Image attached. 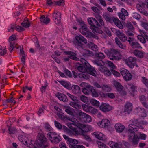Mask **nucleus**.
Segmentation results:
<instances>
[{"label":"nucleus","instance_id":"obj_1","mask_svg":"<svg viewBox=\"0 0 148 148\" xmlns=\"http://www.w3.org/2000/svg\"><path fill=\"white\" fill-rule=\"evenodd\" d=\"M129 129L127 133L129 141L133 145H136L138 143L139 138L137 135L134 132L138 131L139 129H143V128L140 125L138 126L133 124H130L128 126Z\"/></svg>","mask_w":148,"mask_h":148},{"label":"nucleus","instance_id":"obj_2","mask_svg":"<svg viewBox=\"0 0 148 148\" xmlns=\"http://www.w3.org/2000/svg\"><path fill=\"white\" fill-rule=\"evenodd\" d=\"M104 52L111 60H119L121 59L119 56V52L113 48L105 49Z\"/></svg>","mask_w":148,"mask_h":148},{"label":"nucleus","instance_id":"obj_3","mask_svg":"<svg viewBox=\"0 0 148 148\" xmlns=\"http://www.w3.org/2000/svg\"><path fill=\"white\" fill-rule=\"evenodd\" d=\"M75 47L78 49H82L84 47L83 42L86 44L87 43V40L81 35H77L75 37Z\"/></svg>","mask_w":148,"mask_h":148},{"label":"nucleus","instance_id":"obj_4","mask_svg":"<svg viewBox=\"0 0 148 148\" xmlns=\"http://www.w3.org/2000/svg\"><path fill=\"white\" fill-rule=\"evenodd\" d=\"M47 137L51 142L53 143H58L62 140L59 134L55 132L48 133L47 134Z\"/></svg>","mask_w":148,"mask_h":148},{"label":"nucleus","instance_id":"obj_5","mask_svg":"<svg viewBox=\"0 0 148 148\" xmlns=\"http://www.w3.org/2000/svg\"><path fill=\"white\" fill-rule=\"evenodd\" d=\"M37 140L38 145L42 148H45L48 146V143L47 140L43 134L41 133H38Z\"/></svg>","mask_w":148,"mask_h":148},{"label":"nucleus","instance_id":"obj_6","mask_svg":"<svg viewBox=\"0 0 148 148\" xmlns=\"http://www.w3.org/2000/svg\"><path fill=\"white\" fill-rule=\"evenodd\" d=\"M78 114L81 120L84 122L89 123L92 121V119L90 116L80 110L78 111Z\"/></svg>","mask_w":148,"mask_h":148},{"label":"nucleus","instance_id":"obj_7","mask_svg":"<svg viewBox=\"0 0 148 148\" xmlns=\"http://www.w3.org/2000/svg\"><path fill=\"white\" fill-rule=\"evenodd\" d=\"M121 73L125 80L128 81L132 79V77L131 74L125 69H121Z\"/></svg>","mask_w":148,"mask_h":148},{"label":"nucleus","instance_id":"obj_8","mask_svg":"<svg viewBox=\"0 0 148 148\" xmlns=\"http://www.w3.org/2000/svg\"><path fill=\"white\" fill-rule=\"evenodd\" d=\"M66 54L69 55L68 58H64V60L65 62L69 61V58L77 61L79 59L76 56V54L73 52L71 51H67L65 52Z\"/></svg>","mask_w":148,"mask_h":148},{"label":"nucleus","instance_id":"obj_9","mask_svg":"<svg viewBox=\"0 0 148 148\" xmlns=\"http://www.w3.org/2000/svg\"><path fill=\"white\" fill-rule=\"evenodd\" d=\"M53 18L56 24H59L61 22V14L58 11H55L52 14Z\"/></svg>","mask_w":148,"mask_h":148},{"label":"nucleus","instance_id":"obj_10","mask_svg":"<svg viewBox=\"0 0 148 148\" xmlns=\"http://www.w3.org/2000/svg\"><path fill=\"white\" fill-rule=\"evenodd\" d=\"M100 110L104 112H108L112 109V107L109 104L102 103L99 107Z\"/></svg>","mask_w":148,"mask_h":148},{"label":"nucleus","instance_id":"obj_11","mask_svg":"<svg viewBox=\"0 0 148 148\" xmlns=\"http://www.w3.org/2000/svg\"><path fill=\"white\" fill-rule=\"evenodd\" d=\"M68 119L70 121L72 122L67 123V126L70 129H73L74 128L73 126L77 125L78 121L76 119L68 117Z\"/></svg>","mask_w":148,"mask_h":148},{"label":"nucleus","instance_id":"obj_12","mask_svg":"<svg viewBox=\"0 0 148 148\" xmlns=\"http://www.w3.org/2000/svg\"><path fill=\"white\" fill-rule=\"evenodd\" d=\"M88 23L90 25V28L94 26L99 27V24L95 18H88Z\"/></svg>","mask_w":148,"mask_h":148},{"label":"nucleus","instance_id":"obj_13","mask_svg":"<svg viewBox=\"0 0 148 148\" xmlns=\"http://www.w3.org/2000/svg\"><path fill=\"white\" fill-rule=\"evenodd\" d=\"M110 124V123L109 121L107 119H103L101 121L97 123L98 125L99 126L103 128H107Z\"/></svg>","mask_w":148,"mask_h":148},{"label":"nucleus","instance_id":"obj_14","mask_svg":"<svg viewBox=\"0 0 148 148\" xmlns=\"http://www.w3.org/2000/svg\"><path fill=\"white\" fill-rule=\"evenodd\" d=\"M102 16L106 21L112 23V20L114 17H112L110 13L105 12L103 14Z\"/></svg>","mask_w":148,"mask_h":148},{"label":"nucleus","instance_id":"obj_15","mask_svg":"<svg viewBox=\"0 0 148 148\" xmlns=\"http://www.w3.org/2000/svg\"><path fill=\"white\" fill-rule=\"evenodd\" d=\"M56 95L60 101L64 102H66L68 101L66 95L63 93L58 92L56 93Z\"/></svg>","mask_w":148,"mask_h":148},{"label":"nucleus","instance_id":"obj_16","mask_svg":"<svg viewBox=\"0 0 148 148\" xmlns=\"http://www.w3.org/2000/svg\"><path fill=\"white\" fill-rule=\"evenodd\" d=\"M87 71L89 73L94 76H96L97 73L95 68L91 66L90 64L87 67Z\"/></svg>","mask_w":148,"mask_h":148},{"label":"nucleus","instance_id":"obj_17","mask_svg":"<svg viewBox=\"0 0 148 148\" xmlns=\"http://www.w3.org/2000/svg\"><path fill=\"white\" fill-rule=\"evenodd\" d=\"M115 127L116 131L118 133H121L124 130L125 126L120 123H117L115 125Z\"/></svg>","mask_w":148,"mask_h":148},{"label":"nucleus","instance_id":"obj_18","mask_svg":"<svg viewBox=\"0 0 148 148\" xmlns=\"http://www.w3.org/2000/svg\"><path fill=\"white\" fill-rule=\"evenodd\" d=\"M133 53L136 56L140 58H143L145 55L147 54L142 51L136 49L134 51Z\"/></svg>","mask_w":148,"mask_h":148},{"label":"nucleus","instance_id":"obj_19","mask_svg":"<svg viewBox=\"0 0 148 148\" xmlns=\"http://www.w3.org/2000/svg\"><path fill=\"white\" fill-rule=\"evenodd\" d=\"M127 88L129 90V92L132 96L134 95L135 92H136V87L131 84H128Z\"/></svg>","mask_w":148,"mask_h":148},{"label":"nucleus","instance_id":"obj_20","mask_svg":"<svg viewBox=\"0 0 148 148\" xmlns=\"http://www.w3.org/2000/svg\"><path fill=\"white\" fill-rule=\"evenodd\" d=\"M95 136L98 139L105 140H106V137L105 135L99 132H95L93 133Z\"/></svg>","mask_w":148,"mask_h":148},{"label":"nucleus","instance_id":"obj_21","mask_svg":"<svg viewBox=\"0 0 148 148\" xmlns=\"http://www.w3.org/2000/svg\"><path fill=\"white\" fill-rule=\"evenodd\" d=\"M132 110V104L129 102H127L125 105L124 112L129 113Z\"/></svg>","mask_w":148,"mask_h":148},{"label":"nucleus","instance_id":"obj_22","mask_svg":"<svg viewBox=\"0 0 148 148\" xmlns=\"http://www.w3.org/2000/svg\"><path fill=\"white\" fill-rule=\"evenodd\" d=\"M139 98L143 106L145 108L148 109V104L147 103L146 97L144 95H141L139 96Z\"/></svg>","mask_w":148,"mask_h":148},{"label":"nucleus","instance_id":"obj_23","mask_svg":"<svg viewBox=\"0 0 148 148\" xmlns=\"http://www.w3.org/2000/svg\"><path fill=\"white\" fill-rule=\"evenodd\" d=\"M108 144L112 148H121L122 147V144L115 143L112 141L109 142Z\"/></svg>","mask_w":148,"mask_h":148},{"label":"nucleus","instance_id":"obj_24","mask_svg":"<svg viewBox=\"0 0 148 148\" xmlns=\"http://www.w3.org/2000/svg\"><path fill=\"white\" fill-rule=\"evenodd\" d=\"M92 86L90 85H88L86 86L85 88H83L82 89V91L83 93L86 95H89L90 93V91L91 88Z\"/></svg>","mask_w":148,"mask_h":148},{"label":"nucleus","instance_id":"obj_25","mask_svg":"<svg viewBox=\"0 0 148 148\" xmlns=\"http://www.w3.org/2000/svg\"><path fill=\"white\" fill-rule=\"evenodd\" d=\"M72 90L73 93L75 94H79L81 92L80 88L77 85L73 86L72 87Z\"/></svg>","mask_w":148,"mask_h":148},{"label":"nucleus","instance_id":"obj_26","mask_svg":"<svg viewBox=\"0 0 148 148\" xmlns=\"http://www.w3.org/2000/svg\"><path fill=\"white\" fill-rule=\"evenodd\" d=\"M73 101V102L71 101L70 102L69 104L70 106L76 109H81V106L78 103V100Z\"/></svg>","mask_w":148,"mask_h":148},{"label":"nucleus","instance_id":"obj_27","mask_svg":"<svg viewBox=\"0 0 148 148\" xmlns=\"http://www.w3.org/2000/svg\"><path fill=\"white\" fill-rule=\"evenodd\" d=\"M114 23L115 25L120 29H122L123 26L121 21L118 19L114 18L112 20V23Z\"/></svg>","mask_w":148,"mask_h":148},{"label":"nucleus","instance_id":"obj_28","mask_svg":"<svg viewBox=\"0 0 148 148\" xmlns=\"http://www.w3.org/2000/svg\"><path fill=\"white\" fill-rule=\"evenodd\" d=\"M118 33L117 36L121 41L123 42H125L126 40H127L126 36L122 32L120 31Z\"/></svg>","mask_w":148,"mask_h":148},{"label":"nucleus","instance_id":"obj_29","mask_svg":"<svg viewBox=\"0 0 148 148\" xmlns=\"http://www.w3.org/2000/svg\"><path fill=\"white\" fill-rule=\"evenodd\" d=\"M87 46L89 48L95 51H97L98 49V48L97 45L92 42L88 43L87 45Z\"/></svg>","mask_w":148,"mask_h":148},{"label":"nucleus","instance_id":"obj_30","mask_svg":"<svg viewBox=\"0 0 148 148\" xmlns=\"http://www.w3.org/2000/svg\"><path fill=\"white\" fill-rule=\"evenodd\" d=\"M79 32L83 35L86 34V33L89 31L88 28L85 24H84L82 26L81 28L79 29Z\"/></svg>","mask_w":148,"mask_h":148},{"label":"nucleus","instance_id":"obj_31","mask_svg":"<svg viewBox=\"0 0 148 148\" xmlns=\"http://www.w3.org/2000/svg\"><path fill=\"white\" fill-rule=\"evenodd\" d=\"M140 32L141 34V35H138L137 36V38L141 42L143 43H145L146 42V40H145L144 36L142 34V33H143L144 34L145 32L141 30H140Z\"/></svg>","mask_w":148,"mask_h":148},{"label":"nucleus","instance_id":"obj_32","mask_svg":"<svg viewBox=\"0 0 148 148\" xmlns=\"http://www.w3.org/2000/svg\"><path fill=\"white\" fill-rule=\"evenodd\" d=\"M114 84L117 90L119 92H121L123 88V86L121 84L117 81L114 82Z\"/></svg>","mask_w":148,"mask_h":148},{"label":"nucleus","instance_id":"obj_33","mask_svg":"<svg viewBox=\"0 0 148 148\" xmlns=\"http://www.w3.org/2000/svg\"><path fill=\"white\" fill-rule=\"evenodd\" d=\"M101 27V26L99 24V27L94 26V27L91 28V29L92 30L93 32L95 34L101 33L102 32L100 29Z\"/></svg>","mask_w":148,"mask_h":148},{"label":"nucleus","instance_id":"obj_34","mask_svg":"<svg viewBox=\"0 0 148 148\" xmlns=\"http://www.w3.org/2000/svg\"><path fill=\"white\" fill-rule=\"evenodd\" d=\"M100 70L103 72L104 74L106 76H110L111 74L110 71L106 67H103L102 68H101Z\"/></svg>","mask_w":148,"mask_h":148},{"label":"nucleus","instance_id":"obj_35","mask_svg":"<svg viewBox=\"0 0 148 148\" xmlns=\"http://www.w3.org/2000/svg\"><path fill=\"white\" fill-rule=\"evenodd\" d=\"M102 90L104 92H109L112 90L110 86L106 84L102 85Z\"/></svg>","mask_w":148,"mask_h":148},{"label":"nucleus","instance_id":"obj_36","mask_svg":"<svg viewBox=\"0 0 148 148\" xmlns=\"http://www.w3.org/2000/svg\"><path fill=\"white\" fill-rule=\"evenodd\" d=\"M92 53V52L90 50L84 49L82 52V54L84 57H87L91 56Z\"/></svg>","mask_w":148,"mask_h":148},{"label":"nucleus","instance_id":"obj_37","mask_svg":"<svg viewBox=\"0 0 148 148\" xmlns=\"http://www.w3.org/2000/svg\"><path fill=\"white\" fill-rule=\"evenodd\" d=\"M19 140L25 145H28L27 139L25 136H21L19 137Z\"/></svg>","mask_w":148,"mask_h":148},{"label":"nucleus","instance_id":"obj_38","mask_svg":"<svg viewBox=\"0 0 148 148\" xmlns=\"http://www.w3.org/2000/svg\"><path fill=\"white\" fill-rule=\"evenodd\" d=\"M40 21L41 22H42L45 24H47L49 23L50 19L47 17H45L44 15H42L40 18Z\"/></svg>","mask_w":148,"mask_h":148},{"label":"nucleus","instance_id":"obj_39","mask_svg":"<svg viewBox=\"0 0 148 148\" xmlns=\"http://www.w3.org/2000/svg\"><path fill=\"white\" fill-rule=\"evenodd\" d=\"M91 88L90 93L94 97H98L99 95L98 92H97L96 90L95 89H94L93 86H92V87H91Z\"/></svg>","mask_w":148,"mask_h":148},{"label":"nucleus","instance_id":"obj_40","mask_svg":"<svg viewBox=\"0 0 148 148\" xmlns=\"http://www.w3.org/2000/svg\"><path fill=\"white\" fill-rule=\"evenodd\" d=\"M115 41L116 43L118 45L119 47L123 49H125L126 47L125 45H123L121 42L119 40L118 38L117 37H116L115 38Z\"/></svg>","mask_w":148,"mask_h":148},{"label":"nucleus","instance_id":"obj_41","mask_svg":"<svg viewBox=\"0 0 148 148\" xmlns=\"http://www.w3.org/2000/svg\"><path fill=\"white\" fill-rule=\"evenodd\" d=\"M64 109L65 111L68 114L70 115H72L73 114V109L70 107H66Z\"/></svg>","mask_w":148,"mask_h":148},{"label":"nucleus","instance_id":"obj_42","mask_svg":"<svg viewBox=\"0 0 148 148\" xmlns=\"http://www.w3.org/2000/svg\"><path fill=\"white\" fill-rule=\"evenodd\" d=\"M131 46L133 48H142L138 42L136 41H134L131 44Z\"/></svg>","mask_w":148,"mask_h":148},{"label":"nucleus","instance_id":"obj_43","mask_svg":"<svg viewBox=\"0 0 148 148\" xmlns=\"http://www.w3.org/2000/svg\"><path fill=\"white\" fill-rule=\"evenodd\" d=\"M9 45V50L11 52L13 50L14 48L16 47V44L14 42L10 41Z\"/></svg>","mask_w":148,"mask_h":148},{"label":"nucleus","instance_id":"obj_44","mask_svg":"<svg viewBox=\"0 0 148 148\" xmlns=\"http://www.w3.org/2000/svg\"><path fill=\"white\" fill-rule=\"evenodd\" d=\"M77 69L82 73H85L87 71L86 67H85L80 66L77 67Z\"/></svg>","mask_w":148,"mask_h":148},{"label":"nucleus","instance_id":"obj_45","mask_svg":"<svg viewBox=\"0 0 148 148\" xmlns=\"http://www.w3.org/2000/svg\"><path fill=\"white\" fill-rule=\"evenodd\" d=\"M82 108L86 112H89L90 111L91 107L90 106L83 104L82 105Z\"/></svg>","mask_w":148,"mask_h":148},{"label":"nucleus","instance_id":"obj_46","mask_svg":"<svg viewBox=\"0 0 148 148\" xmlns=\"http://www.w3.org/2000/svg\"><path fill=\"white\" fill-rule=\"evenodd\" d=\"M126 26L129 30L131 31H133L134 30V28L130 22H127L126 24Z\"/></svg>","mask_w":148,"mask_h":148},{"label":"nucleus","instance_id":"obj_47","mask_svg":"<svg viewBox=\"0 0 148 148\" xmlns=\"http://www.w3.org/2000/svg\"><path fill=\"white\" fill-rule=\"evenodd\" d=\"M95 56L96 57L100 59H103L105 57V56L101 52L96 53L95 54Z\"/></svg>","mask_w":148,"mask_h":148},{"label":"nucleus","instance_id":"obj_48","mask_svg":"<svg viewBox=\"0 0 148 148\" xmlns=\"http://www.w3.org/2000/svg\"><path fill=\"white\" fill-rule=\"evenodd\" d=\"M96 143L99 148H108L105 144L100 141H97Z\"/></svg>","mask_w":148,"mask_h":148},{"label":"nucleus","instance_id":"obj_49","mask_svg":"<svg viewBox=\"0 0 148 148\" xmlns=\"http://www.w3.org/2000/svg\"><path fill=\"white\" fill-rule=\"evenodd\" d=\"M90 102L92 105L95 106H99L100 105L99 102L94 99H92L90 101Z\"/></svg>","mask_w":148,"mask_h":148},{"label":"nucleus","instance_id":"obj_50","mask_svg":"<svg viewBox=\"0 0 148 148\" xmlns=\"http://www.w3.org/2000/svg\"><path fill=\"white\" fill-rule=\"evenodd\" d=\"M94 64H96L99 66H102L103 65V62L101 60H95L93 62Z\"/></svg>","mask_w":148,"mask_h":148},{"label":"nucleus","instance_id":"obj_51","mask_svg":"<svg viewBox=\"0 0 148 148\" xmlns=\"http://www.w3.org/2000/svg\"><path fill=\"white\" fill-rule=\"evenodd\" d=\"M61 84L64 87L68 89L70 87V86L69 84L64 81H59Z\"/></svg>","mask_w":148,"mask_h":148},{"label":"nucleus","instance_id":"obj_52","mask_svg":"<svg viewBox=\"0 0 148 148\" xmlns=\"http://www.w3.org/2000/svg\"><path fill=\"white\" fill-rule=\"evenodd\" d=\"M73 129H71L77 135L80 134L82 132L81 131V129L75 128V126H73Z\"/></svg>","mask_w":148,"mask_h":148},{"label":"nucleus","instance_id":"obj_53","mask_svg":"<svg viewBox=\"0 0 148 148\" xmlns=\"http://www.w3.org/2000/svg\"><path fill=\"white\" fill-rule=\"evenodd\" d=\"M81 100L85 103H86L88 102V98L84 95H82L80 97Z\"/></svg>","mask_w":148,"mask_h":148},{"label":"nucleus","instance_id":"obj_54","mask_svg":"<svg viewBox=\"0 0 148 148\" xmlns=\"http://www.w3.org/2000/svg\"><path fill=\"white\" fill-rule=\"evenodd\" d=\"M8 130L10 134H14L16 131V130L15 128L11 127H9Z\"/></svg>","mask_w":148,"mask_h":148},{"label":"nucleus","instance_id":"obj_55","mask_svg":"<svg viewBox=\"0 0 148 148\" xmlns=\"http://www.w3.org/2000/svg\"><path fill=\"white\" fill-rule=\"evenodd\" d=\"M65 0H58V1H55V3L58 6H64Z\"/></svg>","mask_w":148,"mask_h":148},{"label":"nucleus","instance_id":"obj_56","mask_svg":"<svg viewBox=\"0 0 148 148\" xmlns=\"http://www.w3.org/2000/svg\"><path fill=\"white\" fill-rule=\"evenodd\" d=\"M132 16L134 18L137 20H139L141 18L140 15L136 12L134 13Z\"/></svg>","mask_w":148,"mask_h":148},{"label":"nucleus","instance_id":"obj_57","mask_svg":"<svg viewBox=\"0 0 148 148\" xmlns=\"http://www.w3.org/2000/svg\"><path fill=\"white\" fill-rule=\"evenodd\" d=\"M142 82L145 84V86L148 88V80L144 77H142Z\"/></svg>","mask_w":148,"mask_h":148},{"label":"nucleus","instance_id":"obj_58","mask_svg":"<svg viewBox=\"0 0 148 148\" xmlns=\"http://www.w3.org/2000/svg\"><path fill=\"white\" fill-rule=\"evenodd\" d=\"M125 64L131 68H133L134 67L135 64L132 62H131L128 61H125Z\"/></svg>","mask_w":148,"mask_h":148},{"label":"nucleus","instance_id":"obj_59","mask_svg":"<svg viewBox=\"0 0 148 148\" xmlns=\"http://www.w3.org/2000/svg\"><path fill=\"white\" fill-rule=\"evenodd\" d=\"M126 61L131 62L134 63L136 61V58L134 57H130L129 58L128 60H126Z\"/></svg>","mask_w":148,"mask_h":148},{"label":"nucleus","instance_id":"obj_60","mask_svg":"<svg viewBox=\"0 0 148 148\" xmlns=\"http://www.w3.org/2000/svg\"><path fill=\"white\" fill-rule=\"evenodd\" d=\"M67 95L73 101H77V97L71 95L69 93H67Z\"/></svg>","mask_w":148,"mask_h":148},{"label":"nucleus","instance_id":"obj_61","mask_svg":"<svg viewBox=\"0 0 148 148\" xmlns=\"http://www.w3.org/2000/svg\"><path fill=\"white\" fill-rule=\"evenodd\" d=\"M98 16H99V17L98 18V19H97L98 21L101 25L105 27L104 23L103 20L101 18L99 14H98Z\"/></svg>","mask_w":148,"mask_h":148},{"label":"nucleus","instance_id":"obj_62","mask_svg":"<svg viewBox=\"0 0 148 148\" xmlns=\"http://www.w3.org/2000/svg\"><path fill=\"white\" fill-rule=\"evenodd\" d=\"M54 123L55 126L57 128L59 129H62V126L60 123L56 121H55Z\"/></svg>","mask_w":148,"mask_h":148},{"label":"nucleus","instance_id":"obj_63","mask_svg":"<svg viewBox=\"0 0 148 148\" xmlns=\"http://www.w3.org/2000/svg\"><path fill=\"white\" fill-rule=\"evenodd\" d=\"M44 128L48 131H50L51 130V126L48 123H45L44 125Z\"/></svg>","mask_w":148,"mask_h":148},{"label":"nucleus","instance_id":"obj_64","mask_svg":"<svg viewBox=\"0 0 148 148\" xmlns=\"http://www.w3.org/2000/svg\"><path fill=\"white\" fill-rule=\"evenodd\" d=\"M141 26L146 30H148V23L143 22L141 23Z\"/></svg>","mask_w":148,"mask_h":148}]
</instances>
